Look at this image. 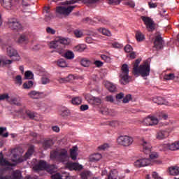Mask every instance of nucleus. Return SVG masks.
<instances>
[{
    "mask_svg": "<svg viewBox=\"0 0 179 179\" xmlns=\"http://www.w3.org/2000/svg\"><path fill=\"white\" fill-rule=\"evenodd\" d=\"M142 59H137L133 63V73L135 76H138V75H141L143 78H146V76H149L150 73V62L152 59L148 58L147 60L144 62L143 64L139 66Z\"/></svg>",
    "mask_w": 179,
    "mask_h": 179,
    "instance_id": "nucleus-1",
    "label": "nucleus"
},
{
    "mask_svg": "<svg viewBox=\"0 0 179 179\" xmlns=\"http://www.w3.org/2000/svg\"><path fill=\"white\" fill-rule=\"evenodd\" d=\"M141 145L143 146V151L145 155H150V164H162V161L159 159V154L157 152H152V145L145 138H141Z\"/></svg>",
    "mask_w": 179,
    "mask_h": 179,
    "instance_id": "nucleus-2",
    "label": "nucleus"
},
{
    "mask_svg": "<svg viewBox=\"0 0 179 179\" xmlns=\"http://www.w3.org/2000/svg\"><path fill=\"white\" fill-rule=\"evenodd\" d=\"M50 158L56 159L62 163H65L69 160V157L68 156V150L66 149L58 150L57 151H52L50 152Z\"/></svg>",
    "mask_w": 179,
    "mask_h": 179,
    "instance_id": "nucleus-3",
    "label": "nucleus"
},
{
    "mask_svg": "<svg viewBox=\"0 0 179 179\" xmlns=\"http://www.w3.org/2000/svg\"><path fill=\"white\" fill-rule=\"evenodd\" d=\"M129 67L128 64H124L122 66L121 73L120 75V82L121 85H127L129 83Z\"/></svg>",
    "mask_w": 179,
    "mask_h": 179,
    "instance_id": "nucleus-4",
    "label": "nucleus"
},
{
    "mask_svg": "<svg viewBox=\"0 0 179 179\" xmlns=\"http://www.w3.org/2000/svg\"><path fill=\"white\" fill-rule=\"evenodd\" d=\"M141 20L145 25L148 31H155V29H156V24L152 18L146 16H141Z\"/></svg>",
    "mask_w": 179,
    "mask_h": 179,
    "instance_id": "nucleus-5",
    "label": "nucleus"
},
{
    "mask_svg": "<svg viewBox=\"0 0 179 179\" xmlns=\"http://www.w3.org/2000/svg\"><path fill=\"white\" fill-rule=\"evenodd\" d=\"M118 145L121 146H131V144L134 143V138L129 136H120L117 139Z\"/></svg>",
    "mask_w": 179,
    "mask_h": 179,
    "instance_id": "nucleus-6",
    "label": "nucleus"
},
{
    "mask_svg": "<svg viewBox=\"0 0 179 179\" xmlns=\"http://www.w3.org/2000/svg\"><path fill=\"white\" fill-rule=\"evenodd\" d=\"M76 6H69L68 7H62L59 6L56 8V12L57 13H59V15H64V16H68L72 10L75 9Z\"/></svg>",
    "mask_w": 179,
    "mask_h": 179,
    "instance_id": "nucleus-7",
    "label": "nucleus"
},
{
    "mask_svg": "<svg viewBox=\"0 0 179 179\" xmlns=\"http://www.w3.org/2000/svg\"><path fill=\"white\" fill-rule=\"evenodd\" d=\"M7 24L12 30H17L18 31L19 30H22L23 29L22 24L20 23L15 18L8 20Z\"/></svg>",
    "mask_w": 179,
    "mask_h": 179,
    "instance_id": "nucleus-8",
    "label": "nucleus"
},
{
    "mask_svg": "<svg viewBox=\"0 0 179 179\" xmlns=\"http://www.w3.org/2000/svg\"><path fill=\"white\" fill-rule=\"evenodd\" d=\"M7 55L10 57V58H13V61H20V56L19 55V53H17V51L12 46H8L7 48Z\"/></svg>",
    "mask_w": 179,
    "mask_h": 179,
    "instance_id": "nucleus-9",
    "label": "nucleus"
},
{
    "mask_svg": "<svg viewBox=\"0 0 179 179\" xmlns=\"http://www.w3.org/2000/svg\"><path fill=\"white\" fill-rule=\"evenodd\" d=\"M85 100L92 106H100L101 104V99L100 98L94 97L90 94L85 95Z\"/></svg>",
    "mask_w": 179,
    "mask_h": 179,
    "instance_id": "nucleus-10",
    "label": "nucleus"
},
{
    "mask_svg": "<svg viewBox=\"0 0 179 179\" xmlns=\"http://www.w3.org/2000/svg\"><path fill=\"white\" fill-rule=\"evenodd\" d=\"M150 159L146 158H142L137 159L134 162L135 167L141 168V167H146V166H152L150 164Z\"/></svg>",
    "mask_w": 179,
    "mask_h": 179,
    "instance_id": "nucleus-11",
    "label": "nucleus"
},
{
    "mask_svg": "<svg viewBox=\"0 0 179 179\" xmlns=\"http://www.w3.org/2000/svg\"><path fill=\"white\" fill-rule=\"evenodd\" d=\"M144 122L148 127H153L159 124V119L153 115H148Z\"/></svg>",
    "mask_w": 179,
    "mask_h": 179,
    "instance_id": "nucleus-12",
    "label": "nucleus"
},
{
    "mask_svg": "<svg viewBox=\"0 0 179 179\" xmlns=\"http://www.w3.org/2000/svg\"><path fill=\"white\" fill-rule=\"evenodd\" d=\"M0 179H22L20 171H14L11 176L0 175Z\"/></svg>",
    "mask_w": 179,
    "mask_h": 179,
    "instance_id": "nucleus-13",
    "label": "nucleus"
},
{
    "mask_svg": "<svg viewBox=\"0 0 179 179\" xmlns=\"http://www.w3.org/2000/svg\"><path fill=\"white\" fill-rule=\"evenodd\" d=\"M51 45H59V44H63L66 45L69 44L68 39L65 38L57 37L54 41L50 42Z\"/></svg>",
    "mask_w": 179,
    "mask_h": 179,
    "instance_id": "nucleus-14",
    "label": "nucleus"
},
{
    "mask_svg": "<svg viewBox=\"0 0 179 179\" xmlns=\"http://www.w3.org/2000/svg\"><path fill=\"white\" fill-rule=\"evenodd\" d=\"M45 167H47V162L41 160L33 166V169L34 171H42L45 170Z\"/></svg>",
    "mask_w": 179,
    "mask_h": 179,
    "instance_id": "nucleus-15",
    "label": "nucleus"
},
{
    "mask_svg": "<svg viewBox=\"0 0 179 179\" xmlns=\"http://www.w3.org/2000/svg\"><path fill=\"white\" fill-rule=\"evenodd\" d=\"M0 165L13 167V166H16V164H12L10 162H9V161H8V160H6V159L3 158V155L2 154V152H1V154H0Z\"/></svg>",
    "mask_w": 179,
    "mask_h": 179,
    "instance_id": "nucleus-16",
    "label": "nucleus"
},
{
    "mask_svg": "<svg viewBox=\"0 0 179 179\" xmlns=\"http://www.w3.org/2000/svg\"><path fill=\"white\" fill-rule=\"evenodd\" d=\"M169 136V132L163 130L159 131L156 134V138L158 141H162V139H166Z\"/></svg>",
    "mask_w": 179,
    "mask_h": 179,
    "instance_id": "nucleus-17",
    "label": "nucleus"
},
{
    "mask_svg": "<svg viewBox=\"0 0 179 179\" xmlns=\"http://www.w3.org/2000/svg\"><path fill=\"white\" fill-rule=\"evenodd\" d=\"M42 94L43 93L40 92H37L36 90H32L28 93L29 97H30L31 99H40Z\"/></svg>",
    "mask_w": 179,
    "mask_h": 179,
    "instance_id": "nucleus-18",
    "label": "nucleus"
},
{
    "mask_svg": "<svg viewBox=\"0 0 179 179\" xmlns=\"http://www.w3.org/2000/svg\"><path fill=\"white\" fill-rule=\"evenodd\" d=\"M1 5L8 10L12 9V0H2Z\"/></svg>",
    "mask_w": 179,
    "mask_h": 179,
    "instance_id": "nucleus-19",
    "label": "nucleus"
},
{
    "mask_svg": "<svg viewBox=\"0 0 179 179\" xmlns=\"http://www.w3.org/2000/svg\"><path fill=\"white\" fill-rule=\"evenodd\" d=\"M78 147L74 146L70 150V156L72 160H76V157H78Z\"/></svg>",
    "mask_w": 179,
    "mask_h": 179,
    "instance_id": "nucleus-20",
    "label": "nucleus"
},
{
    "mask_svg": "<svg viewBox=\"0 0 179 179\" xmlns=\"http://www.w3.org/2000/svg\"><path fill=\"white\" fill-rule=\"evenodd\" d=\"M45 170L49 173V174H54L57 171V167L55 165H50L46 164V167Z\"/></svg>",
    "mask_w": 179,
    "mask_h": 179,
    "instance_id": "nucleus-21",
    "label": "nucleus"
},
{
    "mask_svg": "<svg viewBox=\"0 0 179 179\" xmlns=\"http://www.w3.org/2000/svg\"><path fill=\"white\" fill-rule=\"evenodd\" d=\"M169 174L171 176H178L179 167L178 166H171L169 168Z\"/></svg>",
    "mask_w": 179,
    "mask_h": 179,
    "instance_id": "nucleus-22",
    "label": "nucleus"
},
{
    "mask_svg": "<svg viewBox=\"0 0 179 179\" xmlns=\"http://www.w3.org/2000/svg\"><path fill=\"white\" fill-rule=\"evenodd\" d=\"M76 79V77L74 76L73 75H69L67 78H60L59 80V82L60 83H65V82H73Z\"/></svg>",
    "mask_w": 179,
    "mask_h": 179,
    "instance_id": "nucleus-23",
    "label": "nucleus"
},
{
    "mask_svg": "<svg viewBox=\"0 0 179 179\" xmlns=\"http://www.w3.org/2000/svg\"><path fill=\"white\" fill-rule=\"evenodd\" d=\"M50 48H53L55 52L59 54H64L65 52V48L61 45H50Z\"/></svg>",
    "mask_w": 179,
    "mask_h": 179,
    "instance_id": "nucleus-24",
    "label": "nucleus"
},
{
    "mask_svg": "<svg viewBox=\"0 0 179 179\" xmlns=\"http://www.w3.org/2000/svg\"><path fill=\"white\" fill-rule=\"evenodd\" d=\"M166 147L168 149H169V150H179V141L171 144H167Z\"/></svg>",
    "mask_w": 179,
    "mask_h": 179,
    "instance_id": "nucleus-25",
    "label": "nucleus"
},
{
    "mask_svg": "<svg viewBox=\"0 0 179 179\" xmlns=\"http://www.w3.org/2000/svg\"><path fill=\"white\" fill-rule=\"evenodd\" d=\"M15 61L17 60H13L12 59H0V66L3 67L5 65H10L12 62H14Z\"/></svg>",
    "mask_w": 179,
    "mask_h": 179,
    "instance_id": "nucleus-26",
    "label": "nucleus"
},
{
    "mask_svg": "<svg viewBox=\"0 0 179 179\" xmlns=\"http://www.w3.org/2000/svg\"><path fill=\"white\" fill-rule=\"evenodd\" d=\"M136 40L138 42L145 40V35L141 31H136Z\"/></svg>",
    "mask_w": 179,
    "mask_h": 179,
    "instance_id": "nucleus-27",
    "label": "nucleus"
},
{
    "mask_svg": "<svg viewBox=\"0 0 179 179\" xmlns=\"http://www.w3.org/2000/svg\"><path fill=\"white\" fill-rule=\"evenodd\" d=\"M33 153H34V146H31L28 149L27 152L25 153V160H27V159H30V157L32 156Z\"/></svg>",
    "mask_w": 179,
    "mask_h": 179,
    "instance_id": "nucleus-28",
    "label": "nucleus"
},
{
    "mask_svg": "<svg viewBox=\"0 0 179 179\" xmlns=\"http://www.w3.org/2000/svg\"><path fill=\"white\" fill-rule=\"evenodd\" d=\"M164 44L163 38L160 35L157 36L155 40V45H163Z\"/></svg>",
    "mask_w": 179,
    "mask_h": 179,
    "instance_id": "nucleus-29",
    "label": "nucleus"
},
{
    "mask_svg": "<svg viewBox=\"0 0 179 179\" xmlns=\"http://www.w3.org/2000/svg\"><path fill=\"white\" fill-rule=\"evenodd\" d=\"M101 159V154L96 153L93 154L90 157V161L91 162H99Z\"/></svg>",
    "mask_w": 179,
    "mask_h": 179,
    "instance_id": "nucleus-30",
    "label": "nucleus"
},
{
    "mask_svg": "<svg viewBox=\"0 0 179 179\" xmlns=\"http://www.w3.org/2000/svg\"><path fill=\"white\" fill-rule=\"evenodd\" d=\"M118 177V171L115 169L110 171L109 175L108 176V179H117Z\"/></svg>",
    "mask_w": 179,
    "mask_h": 179,
    "instance_id": "nucleus-31",
    "label": "nucleus"
},
{
    "mask_svg": "<svg viewBox=\"0 0 179 179\" xmlns=\"http://www.w3.org/2000/svg\"><path fill=\"white\" fill-rule=\"evenodd\" d=\"M85 50H87V47L85 45H76L73 48V51L76 52H83Z\"/></svg>",
    "mask_w": 179,
    "mask_h": 179,
    "instance_id": "nucleus-32",
    "label": "nucleus"
},
{
    "mask_svg": "<svg viewBox=\"0 0 179 179\" xmlns=\"http://www.w3.org/2000/svg\"><path fill=\"white\" fill-rule=\"evenodd\" d=\"M63 56L64 58H66V59H73V58H75L73 52L70 50L66 51Z\"/></svg>",
    "mask_w": 179,
    "mask_h": 179,
    "instance_id": "nucleus-33",
    "label": "nucleus"
},
{
    "mask_svg": "<svg viewBox=\"0 0 179 179\" xmlns=\"http://www.w3.org/2000/svg\"><path fill=\"white\" fill-rule=\"evenodd\" d=\"M69 166L70 169H72V170H82V169H83V166L78 163H71L69 164Z\"/></svg>",
    "mask_w": 179,
    "mask_h": 179,
    "instance_id": "nucleus-34",
    "label": "nucleus"
},
{
    "mask_svg": "<svg viewBox=\"0 0 179 179\" xmlns=\"http://www.w3.org/2000/svg\"><path fill=\"white\" fill-rule=\"evenodd\" d=\"M106 88L108 89V90H109V92H117V87L114 85V84L111 83H108L106 85Z\"/></svg>",
    "mask_w": 179,
    "mask_h": 179,
    "instance_id": "nucleus-35",
    "label": "nucleus"
},
{
    "mask_svg": "<svg viewBox=\"0 0 179 179\" xmlns=\"http://www.w3.org/2000/svg\"><path fill=\"white\" fill-rule=\"evenodd\" d=\"M71 112H69V110L64 108L63 110H61L59 112V115L63 117V118H66V117H69L70 115Z\"/></svg>",
    "mask_w": 179,
    "mask_h": 179,
    "instance_id": "nucleus-36",
    "label": "nucleus"
},
{
    "mask_svg": "<svg viewBox=\"0 0 179 179\" xmlns=\"http://www.w3.org/2000/svg\"><path fill=\"white\" fill-rule=\"evenodd\" d=\"M54 145V143H52V140H48V141H45L43 144V147L45 150L49 149V148L50 146H52Z\"/></svg>",
    "mask_w": 179,
    "mask_h": 179,
    "instance_id": "nucleus-37",
    "label": "nucleus"
},
{
    "mask_svg": "<svg viewBox=\"0 0 179 179\" xmlns=\"http://www.w3.org/2000/svg\"><path fill=\"white\" fill-rule=\"evenodd\" d=\"M71 103L74 106H79V104H82V98L76 96L71 100Z\"/></svg>",
    "mask_w": 179,
    "mask_h": 179,
    "instance_id": "nucleus-38",
    "label": "nucleus"
},
{
    "mask_svg": "<svg viewBox=\"0 0 179 179\" xmlns=\"http://www.w3.org/2000/svg\"><path fill=\"white\" fill-rule=\"evenodd\" d=\"M152 101L159 105L164 104V99L160 96L152 99Z\"/></svg>",
    "mask_w": 179,
    "mask_h": 179,
    "instance_id": "nucleus-39",
    "label": "nucleus"
},
{
    "mask_svg": "<svg viewBox=\"0 0 179 179\" xmlns=\"http://www.w3.org/2000/svg\"><path fill=\"white\" fill-rule=\"evenodd\" d=\"M122 0H107V3L108 5H112L113 6H115L117 5H120Z\"/></svg>",
    "mask_w": 179,
    "mask_h": 179,
    "instance_id": "nucleus-40",
    "label": "nucleus"
},
{
    "mask_svg": "<svg viewBox=\"0 0 179 179\" xmlns=\"http://www.w3.org/2000/svg\"><path fill=\"white\" fill-rule=\"evenodd\" d=\"M33 85H34V83L29 80L28 82H25L22 86L24 89H31V87H33Z\"/></svg>",
    "mask_w": 179,
    "mask_h": 179,
    "instance_id": "nucleus-41",
    "label": "nucleus"
},
{
    "mask_svg": "<svg viewBox=\"0 0 179 179\" xmlns=\"http://www.w3.org/2000/svg\"><path fill=\"white\" fill-rule=\"evenodd\" d=\"M27 40H29V38H27V35L22 34L18 38V43L19 44H22V43H24V41H27Z\"/></svg>",
    "mask_w": 179,
    "mask_h": 179,
    "instance_id": "nucleus-42",
    "label": "nucleus"
},
{
    "mask_svg": "<svg viewBox=\"0 0 179 179\" xmlns=\"http://www.w3.org/2000/svg\"><path fill=\"white\" fill-rule=\"evenodd\" d=\"M81 65L85 68H87L90 66V60L87 59H81Z\"/></svg>",
    "mask_w": 179,
    "mask_h": 179,
    "instance_id": "nucleus-43",
    "label": "nucleus"
},
{
    "mask_svg": "<svg viewBox=\"0 0 179 179\" xmlns=\"http://www.w3.org/2000/svg\"><path fill=\"white\" fill-rule=\"evenodd\" d=\"M57 65L58 66H59L60 68H66L67 64H66V62H65L64 60V59H60L57 61Z\"/></svg>",
    "mask_w": 179,
    "mask_h": 179,
    "instance_id": "nucleus-44",
    "label": "nucleus"
},
{
    "mask_svg": "<svg viewBox=\"0 0 179 179\" xmlns=\"http://www.w3.org/2000/svg\"><path fill=\"white\" fill-rule=\"evenodd\" d=\"M81 179H89L90 177V171H83L80 173Z\"/></svg>",
    "mask_w": 179,
    "mask_h": 179,
    "instance_id": "nucleus-45",
    "label": "nucleus"
},
{
    "mask_svg": "<svg viewBox=\"0 0 179 179\" xmlns=\"http://www.w3.org/2000/svg\"><path fill=\"white\" fill-rule=\"evenodd\" d=\"M157 117L159 120H167V118H169V115L163 112H159Z\"/></svg>",
    "mask_w": 179,
    "mask_h": 179,
    "instance_id": "nucleus-46",
    "label": "nucleus"
},
{
    "mask_svg": "<svg viewBox=\"0 0 179 179\" xmlns=\"http://www.w3.org/2000/svg\"><path fill=\"white\" fill-rule=\"evenodd\" d=\"M164 79L165 80H173V79H176V76L174 73H169L164 76Z\"/></svg>",
    "mask_w": 179,
    "mask_h": 179,
    "instance_id": "nucleus-47",
    "label": "nucleus"
},
{
    "mask_svg": "<svg viewBox=\"0 0 179 179\" xmlns=\"http://www.w3.org/2000/svg\"><path fill=\"white\" fill-rule=\"evenodd\" d=\"M74 36L77 37V38H80V37H83V32L79 29H76L73 31Z\"/></svg>",
    "mask_w": 179,
    "mask_h": 179,
    "instance_id": "nucleus-48",
    "label": "nucleus"
},
{
    "mask_svg": "<svg viewBox=\"0 0 179 179\" xmlns=\"http://www.w3.org/2000/svg\"><path fill=\"white\" fill-rule=\"evenodd\" d=\"M132 100V95L127 94L125 96V97L123 98L122 103L124 104H127V103H129Z\"/></svg>",
    "mask_w": 179,
    "mask_h": 179,
    "instance_id": "nucleus-49",
    "label": "nucleus"
},
{
    "mask_svg": "<svg viewBox=\"0 0 179 179\" xmlns=\"http://www.w3.org/2000/svg\"><path fill=\"white\" fill-rule=\"evenodd\" d=\"M24 76L26 79H33L34 75L31 71H27L25 72Z\"/></svg>",
    "mask_w": 179,
    "mask_h": 179,
    "instance_id": "nucleus-50",
    "label": "nucleus"
},
{
    "mask_svg": "<svg viewBox=\"0 0 179 179\" xmlns=\"http://www.w3.org/2000/svg\"><path fill=\"white\" fill-rule=\"evenodd\" d=\"M3 100H9V94H0V101H2Z\"/></svg>",
    "mask_w": 179,
    "mask_h": 179,
    "instance_id": "nucleus-51",
    "label": "nucleus"
},
{
    "mask_svg": "<svg viewBox=\"0 0 179 179\" xmlns=\"http://www.w3.org/2000/svg\"><path fill=\"white\" fill-rule=\"evenodd\" d=\"M41 82H42V85H47V83H50L51 80H50V78L45 76H43L41 78Z\"/></svg>",
    "mask_w": 179,
    "mask_h": 179,
    "instance_id": "nucleus-52",
    "label": "nucleus"
},
{
    "mask_svg": "<svg viewBox=\"0 0 179 179\" xmlns=\"http://www.w3.org/2000/svg\"><path fill=\"white\" fill-rule=\"evenodd\" d=\"M15 83H16V85H18L19 86H20V85H22V81L21 76H17L15 77Z\"/></svg>",
    "mask_w": 179,
    "mask_h": 179,
    "instance_id": "nucleus-53",
    "label": "nucleus"
},
{
    "mask_svg": "<svg viewBox=\"0 0 179 179\" xmlns=\"http://www.w3.org/2000/svg\"><path fill=\"white\" fill-rule=\"evenodd\" d=\"M101 30L103 36H111V32H110V31H108V29L103 28Z\"/></svg>",
    "mask_w": 179,
    "mask_h": 179,
    "instance_id": "nucleus-54",
    "label": "nucleus"
},
{
    "mask_svg": "<svg viewBox=\"0 0 179 179\" xmlns=\"http://www.w3.org/2000/svg\"><path fill=\"white\" fill-rule=\"evenodd\" d=\"M10 101L11 104H15V106H21L20 102H19L16 98L11 99Z\"/></svg>",
    "mask_w": 179,
    "mask_h": 179,
    "instance_id": "nucleus-55",
    "label": "nucleus"
},
{
    "mask_svg": "<svg viewBox=\"0 0 179 179\" xmlns=\"http://www.w3.org/2000/svg\"><path fill=\"white\" fill-rule=\"evenodd\" d=\"M26 114H27V117H29V118H30V120H34V117H36L34 115V113H33L30 110L27 111Z\"/></svg>",
    "mask_w": 179,
    "mask_h": 179,
    "instance_id": "nucleus-56",
    "label": "nucleus"
},
{
    "mask_svg": "<svg viewBox=\"0 0 179 179\" xmlns=\"http://www.w3.org/2000/svg\"><path fill=\"white\" fill-rule=\"evenodd\" d=\"M124 94L123 92H120L119 94H117L116 96H115L116 100L117 101H120V100H122V99H124Z\"/></svg>",
    "mask_w": 179,
    "mask_h": 179,
    "instance_id": "nucleus-57",
    "label": "nucleus"
},
{
    "mask_svg": "<svg viewBox=\"0 0 179 179\" xmlns=\"http://www.w3.org/2000/svg\"><path fill=\"white\" fill-rule=\"evenodd\" d=\"M124 5H127V6H130V8H135V3H134L132 1H125Z\"/></svg>",
    "mask_w": 179,
    "mask_h": 179,
    "instance_id": "nucleus-58",
    "label": "nucleus"
},
{
    "mask_svg": "<svg viewBox=\"0 0 179 179\" xmlns=\"http://www.w3.org/2000/svg\"><path fill=\"white\" fill-rule=\"evenodd\" d=\"M51 178L52 179H63L62 176H61V173H57L54 175H52Z\"/></svg>",
    "mask_w": 179,
    "mask_h": 179,
    "instance_id": "nucleus-59",
    "label": "nucleus"
},
{
    "mask_svg": "<svg viewBox=\"0 0 179 179\" xmlns=\"http://www.w3.org/2000/svg\"><path fill=\"white\" fill-rule=\"evenodd\" d=\"M105 100L109 103H114V98L111 95L106 96Z\"/></svg>",
    "mask_w": 179,
    "mask_h": 179,
    "instance_id": "nucleus-60",
    "label": "nucleus"
},
{
    "mask_svg": "<svg viewBox=\"0 0 179 179\" xmlns=\"http://www.w3.org/2000/svg\"><path fill=\"white\" fill-rule=\"evenodd\" d=\"M46 32L48 34H55V30L52 29L51 27H48L46 28Z\"/></svg>",
    "mask_w": 179,
    "mask_h": 179,
    "instance_id": "nucleus-61",
    "label": "nucleus"
},
{
    "mask_svg": "<svg viewBox=\"0 0 179 179\" xmlns=\"http://www.w3.org/2000/svg\"><path fill=\"white\" fill-rule=\"evenodd\" d=\"M98 149L99 150H106V149H108V144L105 143L103 145H101L98 147Z\"/></svg>",
    "mask_w": 179,
    "mask_h": 179,
    "instance_id": "nucleus-62",
    "label": "nucleus"
},
{
    "mask_svg": "<svg viewBox=\"0 0 179 179\" xmlns=\"http://www.w3.org/2000/svg\"><path fill=\"white\" fill-rule=\"evenodd\" d=\"M133 50H134V48H132V46H131V45H126L124 47L125 52H132Z\"/></svg>",
    "mask_w": 179,
    "mask_h": 179,
    "instance_id": "nucleus-63",
    "label": "nucleus"
},
{
    "mask_svg": "<svg viewBox=\"0 0 179 179\" xmlns=\"http://www.w3.org/2000/svg\"><path fill=\"white\" fill-rule=\"evenodd\" d=\"M152 176L155 179H162V177L159 176V173H157L156 171L152 172Z\"/></svg>",
    "mask_w": 179,
    "mask_h": 179,
    "instance_id": "nucleus-64",
    "label": "nucleus"
}]
</instances>
